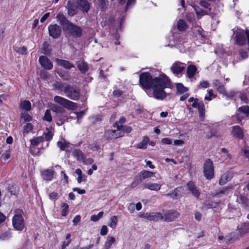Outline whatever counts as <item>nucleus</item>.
<instances>
[{
	"instance_id": "1",
	"label": "nucleus",
	"mask_w": 249,
	"mask_h": 249,
	"mask_svg": "<svg viewBox=\"0 0 249 249\" xmlns=\"http://www.w3.org/2000/svg\"><path fill=\"white\" fill-rule=\"evenodd\" d=\"M139 82L143 89H152L154 97L160 100L166 97L167 93L164 89L171 86L170 80L164 74H160L158 77L152 78L150 73L143 72L140 76Z\"/></svg>"
},
{
	"instance_id": "2",
	"label": "nucleus",
	"mask_w": 249,
	"mask_h": 249,
	"mask_svg": "<svg viewBox=\"0 0 249 249\" xmlns=\"http://www.w3.org/2000/svg\"><path fill=\"white\" fill-rule=\"evenodd\" d=\"M14 214L12 219L13 227L16 231H22L25 226L23 217V212L21 209H18L14 211Z\"/></svg>"
},
{
	"instance_id": "3",
	"label": "nucleus",
	"mask_w": 249,
	"mask_h": 249,
	"mask_svg": "<svg viewBox=\"0 0 249 249\" xmlns=\"http://www.w3.org/2000/svg\"><path fill=\"white\" fill-rule=\"evenodd\" d=\"M54 101L69 110H75L77 108L76 103L69 101L61 96H55L54 97Z\"/></svg>"
},
{
	"instance_id": "4",
	"label": "nucleus",
	"mask_w": 249,
	"mask_h": 249,
	"mask_svg": "<svg viewBox=\"0 0 249 249\" xmlns=\"http://www.w3.org/2000/svg\"><path fill=\"white\" fill-rule=\"evenodd\" d=\"M63 91L66 96L71 99L76 100L80 97L79 89L75 86H67L64 88Z\"/></svg>"
},
{
	"instance_id": "5",
	"label": "nucleus",
	"mask_w": 249,
	"mask_h": 249,
	"mask_svg": "<svg viewBox=\"0 0 249 249\" xmlns=\"http://www.w3.org/2000/svg\"><path fill=\"white\" fill-rule=\"evenodd\" d=\"M204 174L207 179H211L213 178L214 175V170L213 162L207 160L204 164Z\"/></svg>"
},
{
	"instance_id": "6",
	"label": "nucleus",
	"mask_w": 249,
	"mask_h": 249,
	"mask_svg": "<svg viewBox=\"0 0 249 249\" xmlns=\"http://www.w3.org/2000/svg\"><path fill=\"white\" fill-rule=\"evenodd\" d=\"M117 125V130H109L106 131L105 133V137L106 139L108 140H113L118 138L124 136V132L121 129H118V125Z\"/></svg>"
},
{
	"instance_id": "7",
	"label": "nucleus",
	"mask_w": 249,
	"mask_h": 249,
	"mask_svg": "<svg viewBox=\"0 0 249 249\" xmlns=\"http://www.w3.org/2000/svg\"><path fill=\"white\" fill-rule=\"evenodd\" d=\"M249 115V107L243 106L238 108L236 112V117L238 122L247 117Z\"/></svg>"
},
{
	"instance_id": "8",
	"label": "nucleus",
	"mask_w": 249,
	"mask_h": 249,
	"mask_svg": "<svg viewBox=\"0 0 249 249\" xmlns=\"http://www.w3.org/2000/svg\"><path fill=\"white\" fill-rule=\"evenodd\" d=\"M140 216L150 221H157L163 218L162 215L160 213L157 212L143 213L140 214Z\"/></svg>"
},
{
	"instance_id": "9",
	"label": "nucleus",
	"mask_w": 249,
	"mask_h": 249,
	"mask_svg": "<svg viewBox=\"0 0 249 249\" xmlns=\"http://www.w3.org/2000/svg\"><path fill=\"white\" fill-rule=\"evenodd\" d=\"M49 35L54 38H58L61 34V29L60 26L55 24L48 26Z\"/></svg>"
},
{
	"instance_id": "10",
	"label": "nucleus",
	"mask_w": 249,
	"mask_h": 249,
	"mask_svg": "<svg viewBox=\"0 0 249 249\" xmlns=\"http://www.w3.org/2000/svg\"><path fill=\"white\" fill-rule=\"evenodd\" d=\"M65 31L68 32L71 36L74 37H79L82 35V30L78 26L70 23Z\"/></svg>"
},
{
	"instance_id": "11",
	"label": "nucleus",
	"mask_w": 249,
	"mask_h": 249,
	"mask_svg": "<svg viewBox=\"0 0 249 249\" xmlns=\"http://www.w3.org/2000/svg\"><path fill=\"white\" fill-rule=\"evenodd\" d=\"M185 64L180 62L174 63L171 67V70L173 73L177 75L185 69Z\"/></svg>"
},
{
	"instance_id": "12",
	"label": "nucleus",
	"mask_w": 249,
	"mask_h": 249,
	"mask_svg": "<svg viewBox=\"0 0 249 249\" xmlns=\"http://www.w3.org/2000/svg\"><path fill=\"white\" fill-rule=\"evenodd\" d=\"M39 62L40 65L46 69L51 70L53 68V63L45 56H41L39 58Z\"/></svg>"
},
{
	"instance_id": "13",
	"label": "nucleus",
	"mask_w": 249,
	"mask_h": 249,
	"mask_svg": "<svg viewBox=\"0 0 249 249\" xmlns=\"http://www.w3.org/2000/svg\"><path fill=\"white\" fill-rule=\"evenodd\" d=\"M76 4L79 9L88 12L90 8L89 3L87 0H76Z\"/></svg>"
},
{
	"instance_id": "14",
	"label": "nucleus",
	"mask_w": 249,
	"mask_h": 249,
	"mask_svg": "<svg viewBox=\"0 0 249 249\" xmlns=\"http://www.w3.org/2000/svg\"><path fill=\"white\" fill-rule=\"evenodd\" d=\"M236 42L238 44L243 45L246 42L245 34L243 30H238L235 33Z\"/></svg>"
},
{
	"instance_id": "15",
	"label": "nucleus",
	"mask_w": 249,
	"mask_h": 249,
	"mask_svg": "<svg viewBox=\"0 0 249 249\" xmlns=\"http://www.w3.org/2000/svg\"><path fill=\"white\" fill-rule=\"evenodd\" d=\"M56 18L57 21L60 23V24L63 27V29L64 30H66V28L69 26V25L71 23L65 18L64 15L61 13H59L57 16Z\"/></svg>"
},
{
	"instance_id": "16",
	"label": "nucleus",
	"mask_w": 249,
	"mask_h": 249,
	"mask_svg": "<svg viewBox=\"0 0 249 249\" xmlns=\"http://www.w3.org/2000/svg\"><path fill=\"white\" fill-rule=\"evenodd\" d=\"M54 171L52 169H46L41 172V176L44 180L51 181L53 178Z\"/></svg>"
},
{
	"instance_id": "17",
	"label": "nucleus",
	"mask_w": 249,
	"mask_h": 249,
	"mask_svg": "<svg viewBox=\"0 0 249 249\" xmlns=\"http://www.w3.org/2000/svg\"><path fill=\"white\" fill-rule=\"evenodd\" d=\"M188 189L192 193V195L198 198L200 195V192L197 189L196 187L192 181L189 182L187 184Z\"/></svg>"
},
{
	"instance_id": "18",
	"label": "nucleus",
	"mask_w": 249,
	"mask_h": 249,
	"mask_svg": "<svg viewBox=\"0 0 249 249\" xmlns=\"http://www.w3.org/2000/svg\"><path fill=\"white\" fill-rule=\"evenodd\" d=\"M231 134L236 138L241 139L243 138V130L238 125L232 127Z\"/></svg>"
},
{
	"instance_id": "19",
	"label": "nucleus",
	"mask_w": 249,
	"mask_h": 249,
	"mask_svg": "<svg viewBox=\"0 0 249 249\" xmlns=\"http://www.w3.org/2000/svg\"><path fill=\"white\" fill-rule=\"evenodd\" d=\"M74 2L75 0H69L68 2V14L71 16H72L76 13L77 9L78 8V5H73Z\"/></svg>"
},
{
	"instance_id": "20",
	"label": "nucleus",
	"mask_w": 249,
	"mask_h": 249,
	"mask_svg": "<svg viewBox=\"0 0 249 249\" xmlns=\"http://www.w3.org/2000/svg\"><path fill=\"white\" fill-rule=\"evenodd\" d=\"M55 62L57 65L63 67L66 69H70L74 67L73 64L67 60L57 58L55 60Z\"/></svg>"
},
{
	"instance_id": "21",
	"label": "nucleus",
	"mask_w": 249,
	"mask_h": 249,
	"mask_svg": "<svg viewBox=\"0 0 249 249\" xmlns=\"http://www.w3.org/2000/svg\"><path fill=\"white\" fill-rule=\"evenodd\" d=\"M142 185L143 188L147 189L152 191H157L160 190L161 188V185L160 184L152 183L150 182L143 183Z\"/></svg>"
},
{
	"instance_id": "22",
	"label": "nucleus",
	"mask_w": 249,
	"mask_h": 249,
	"mask_svg": "<svg viewBox=\"0 0 249 249\" xmlns=\"http://www.w3.org/2000/svg\"><path fill=\"white\" fill-rule=\"evenodd\" d=\"M179 216V213L177 211L169 212L166 213L163 216V219L166 221H172Z\"/></svg>"
},
{
	"instance_id": "23",
	"label": "nucleus",
	"mask_w": 249,
	"mask_h": 249,
	"mask_svg": "<svg viewBox=\"0 0 249 249\" xmlns=\"http://www.w3.org/2000/svg\"><path fill=\"white\" fill-rule=\"evenodd\" d=\"M116 239L115 237L111 236H108L107 240L105 243L104 248L105 249H109L111 248V246L115 242Z\"/></svg>"
},
{
	"instance_id": "24",
	"label": "nucleus",
	"mask_w": 249,
	"mask_h": 249,
	"mask_svg": "<svg viewBox=\"0 0 249 249\" xmlns=\"http://www.w3.org/2000/svg\"><path fill=\"white\" fill-rule=\"evenodd\" d=\"M196 67L193 65H190L187 68V74L189 78H192L196 71Z\"/></svg>"
},
{
	"instance_id": "25",
	"label": "nucleus",
	"mask_w": 249,
	"mask_h": 249,
	"mask_svg": "<svg viewBox=\"0 0 249 249\" xmlns=\"http://www.w3.org/2000/svg\"><path fill=\"white\" fill-rule=\"evenodd\" d=\"M140 176L142 177L143 180L148 178H150L155 176L156 173L147 171L142 170L140 173Z\"/></svg>"
},
{
	"instance_id": "26",
	"label": "nucleus",
	"mask_w": 249,
	"mask_h": 249,
	"mask_svg": "<svg viewBox=\"0 0 249 249\" xmlns=\"http://www.w3.org/2000/svg\"><path fill=\"white\" fill-rule=\"evenodd\" d=\"M213 87L221 93L225 92V89L224 86L218 80H214L213 82Z\"/></svg>"
},
{
	"instance_id": "27",
	"label": "nucleus",
	"mask_w": 249,
	"mask_h": 249,
	"mask_svg": "<svg viewBox=\"0 0 249 249\" xmlns=\"http://www.w3.org/2000/svg\"><path fill=\"white\" fill-rule=\"evenodd\" d=\"M194 9L196 12V15L198 18H200L202 16L209 14L208 10H203L200 9L198 6H193Z\"/></svg>"
},
{
	"instance_id": "28",
	"label": "nucleus",
	"mask_w": 249,
	"mask_h": 249,
	"mask_svg": "<svg viewBox=\"0 0 249 249\" xmlns=\"http://www.w3.org/2000/svg\"><path fill=\"white\" fill-rule=\"evenodd\" d=\"M231 178V175L230 173H226L223 175L219 181V184L222 185L229 181Z\"/></svg>"
},
{
	"instance_id": "29",
	"label": "nucleus",
	"mask_w": 249,
	"mask_h": 249,
	"mask_svg": "<svg viewBox=\"0 0 249 249\" xmlns=\"http://www.w3.org/2000/svg\"><path fill=\"white\" fill-rule=\"evenodd\" d=\"M72 155L77 160L82 161L85 157L84 154L79 149H75L72 151Z\"/></svg>"
},
{
	"instance_id": "30",
	"label": "nucleus",
	"mask_w": 249,
	"mask_h": 249,
	"mask_svg": "<svg viewBox=\"0 0 249 249\" xmlns=\"http://www.w3.org/2000/svg\"><path fill=\"white\" fill-rule=\"evenodd\" d=\"M149 140L150 139L148 137H144L142 141L137 145V147L139 149H146Z\"/></svg>"
},
{
	"instance_id": "31",
	"label": "nucleus",
	"mask_w": 249,
	"mask_h": 249,
	"mask_svg": "<svg viewBox=\"0 0 249 249\" xmlns=\"http://www.w3.org/2000/svg\"><path fill=\"white\" fill-rule=\"evenodd\" d=\"M77 67L83 73L86 72L88 71L89 68L87 63L83 61H79L78 62Z\"/></svg>"
},
{
	"instance_id": "32",
	"label": "nucleus",
	"mask_w": 249,
	"mask_h": 249,
	"mask_svg": "<svg viewBox=\"0 0 249 249\" xmlns=\"http://www.w3.org/2000/svg\"><path fill=\"white\" fill-rule=\"evenodd\" d=\"M143 180L142 177L140 176V173L137 175L134 179L133 181L130 185L132 188H135L138 184H139Z\"/></svg>"
},
{
	"instance_id": "33",
	"label": "nucleus",
	"mask_w": 249,
	"mask_h": 249,
	"mask_svg": "<svg viewBox=\"0 0 249 249\" xmlns=\"http://www.w3.org/2000/svg\"><path fill=\"white\" fill-rule=\"evenodd\" d=\"M20 107L26 111H29L31 108V104L27 100H24L20 102Z\"/></svg>"
},
{
	"instance_id": "34",
	"label": "nucleus",
	"mask_w": 249,
	"mask_h": 249,
	"mask_svg": "<svg viewBox=\"0 0 249 249\" xmlns=\"http://www.w3.org/2000/svg\"><path fill=\"white\" fill-rule=\"evenodd\" d=\"M200 115V118L203 119L205 114V107L202 102H199L198 106L197 107Z\"/></svg>"
},
{
	"instance_id": "35",
	"label": "nucleus",
	"mask_w": 249,
	"mask_h": 249,
	"mask_svg": "<svg viewBox=\"0 0 249 249\" xmlns=\"http://www.w3.org/2000/svg\"><path fill=\"white\" fill-rule=\"evenodd\" d=\"M70 143L67 142L64 140H63L61 141H59L57 143V145L58 147L61 150H65L66 148H68L70 146Z\"/></svg>"
},
{
	"instance_id": "36",
	"label": "nucleus",
	"mask_w": 249,
	"mask_h": 249,
	"mask_svg": "<svg viewBox=\"0 0 249 249\" xmlns=\"http://www.w3.org/2000/svg\"><path fill=\"white\" fill-rule=\"evenodd\" d=\"M181 187L175 189L173 192L166 194V196H170L173 198H177L179 196Z\"/></svg>"
},
{
	"instance_id": "37",
	"label": "nucleus",
	"mask_w": 249,
	"mask_h": 249,
	"mask_svg": "<svg viewBox=\"0 0 249 249\" xmlns=\"http://www.w3.org/2000/svg\"><path fill=\"white\" fill-rule=\"evenodd\" d=\"M43 140L44 138L40 136L30 140V142L33 146H37L40 143L42 142L43 141Z\"/></svg>"
},
{
	"instance_id": "38",
	"label": "nucleus",
	"mask_w": 249,
	"mask_h": 249,
	"mask_svg": "<svg viewBox=\"0 0 249 249\" xmlns=\"http://www.w3.org/2000/svg\"><path fill=\"white\" fill-rule=\"evenodd\" d=\"M177 27L179 31H184L187 28V25L184 20L180 19L178 21Z\"/></svg>"
},
{
	"instance_id": "39",
	"label": "nucleus",
	"mask_w": 249,
	"mask_h": 249,
	"mask_svg": "<svg viewBox=\"0 0 249 249\" xmlns=\"http://www.w3.org/2000/svg\"><path fill=\"white\" fill-rule=\"evenodd\" d=\"M117 217L116 216H113L110 219V222L108 226L112 229H115L117 225Z\"/></svg>"
},
{
	"instance_id": "40",
	"label": "nucleus",
	"mask_w": 249,
	"mask_h": 249,
	"mask_svg": "<svg viewBox=\"0 0 249 249\" xmlns=\"http://www.w3.org/2000/svg\"><path fill=\"white\" fill-rule=\"evenodd\" d=\"M177 89L178 92L179 94L183 93L186 92L188 90L187 88L185 87L182 84H177Z\"/></svg>"
},
{
	"instance_id": "41",
	"label": "nucleus",
	"mask_w": 249,
	"mask_h": 249,
	"mask_svg": "<svg viewBox=\"0 0 249 249\" xmlns=\"http://www.w3.org/2000/svg\"><path fill=\"white\" fill-rule=\"evenodd\" d=\"M207 92L208 93V96H205L204 97L205 100L210 101L213 99H214L216 97V95L213 94V89H208L207 90Z\"/></svg>"
},
{
	"instance_id": "42",
	"label": "nucleus",
	"mask_w": 249,
	"mask_h": 249,
	"mask_svg": "<svg viewBox=\"0 0 249 249\" xmlns=\"http://www.w3.org/2000/svg\"><path fill=\"white\" fill-rule=\"evenodd\" d=\"M210 83L208 81L202 80L199 82L197 86L198 89H206L210 87Z\"/></svg>"
},
{
	"instance_id": "43",
	"label": "nucleus",
	"mask_w": 249,
	"mask_h": 249,
	"mask_svg": "<svg viewBox=\"0 0 249 249\" xmlns=\"http://www.w3.org/2000/svg\"><path fill=\"white\" fill-rule=\"evenodd\" d=\"M61 215L63 216H66L69 213V205L67 203H63L62 205Z\"/></svg>"
},
{
	"instance_id": "44",
	"label": "nucleus",
	"mask_w": 249,
	"mask_h": 249,
	"mask_svg": "<svg viewBox=\"0 0 249 249\" xmlns=\"http://www.w3.org/2000/svg\"><path fill=\"white\" fill-rule=\"evenodd\" d=\"M200 5L205 8V10H208V13H209L211 10V8L210 7V5L208 3V2L205 0H201L199 2Z\"/></svg>"
},
{
	"instance_id": "45",
	"label": "nucleus",
	"mask_w": 249,
	"mask_h": 249,
	"mask_svg": "<svg viewBox=\"0 0 249 249\" xmlns=\"http://www.w3.org/2000/svg\"><path fill=\"white\" fill-rule=\"evenodd\" d=\"M103 212H99L97 215H92L90 217V220L96 222L99 220L103 215Z\"/></svg>"
},
{
	"instance_id": "46",
	"label": "nucleus",
	"mask_w": 249,
	"mask_h": 249,
	"mask_svg": "<svg viewBox=\"0 0 249 249\" xmlns=\"http://www.w3.org/2000/svg\"><path fill=\"white\" fill-rule=\"evenodd\" d=\"M239 94V96L241 99V100L244 103H248L249 102V99L247 97V95L244 93H242L241 92H238Z\"/></svg>"
},
{
	"instance_id": "47",
	"label": "nucleus",
	"mask_w": 249,
	"mask_h": 249,
	"mask_svg": "<svg viewBox=\"0 0 249 249\" xmlns=\"http://www.w3.org/2000/svg\"><path fill=\"white\" fill-rule=\"evenodd\" d=\"M237 93L238 92H236L235 91H234L233 90H231L229 92H227L225 90V92L222 93V94H223L227 97L232 98V97H234L236 94H238V93Z\"/></svg>"
},
{
	"instance_id": "48",
	"label": "nucleus",
	"mask_w": 249,
	"mask_h": 249,
	"mask_svg": "<svg viewBox=\"0 0 249 249\" xmlns=\"http://www.w3.org/2000/svg\"><path fill=\"white\" fill-rule=\"evenodd\" d=\"M249 231V223H245L242 225L241 232L245 233Z\"/></svg>"
},
{
	"instance_id": "49",
	"label": "nucleus",
	"mask_w": 249,
	"mask_h": 249,
	"mask_svg": "<svg viewBox=\"0 0 249 249\" xmlns=\"http://www.w3.org/2000/svg\"><path fill=\"white\" fill-rule=\"evenodd\" d=\"M44 119L48 122H51L52 120L51 111L49 109L46 110L44 115Z\"/></svg>"
},
{
	"instance_id": "50",
	"label": "nucleus",
	"mask_w": 249,
	"mask_h": 249,
	"mask_svg": "<svg viewBox=\"0 0 249 249\" xmlns=\"http://www.w3.org/2000/svg\"><path fill=\"white\" fill-rule=\"evenodd\" d=\"M49 198L52 200H55L57 199L59 197V195L57 192H52L50 193Z\"/></svg>"
},
{
	"instance_id": "51",
	"label": "nucleus",
	"mask_w": 249,
	"mask_h": 249,
	"mask_svg": "<svg viewBox=\"0 0 249 249\" xmlns=\"http://www.w3.org/2000/svg\"><path fill=\"white\" fill-rule=\"evenodd\" d=\"M10 157V152L9 150H7L4 152L1 156V159L2 160H6L9 159Z\"/></svg>"
},
{
	"instance_id": "52",
	"label": "nucleus",
	"mask_w": 249,
	"mask_h": 249,
	"mask_svg": "<svg viewBox=\"0 0 249 249\" xmlns=\"http://www.w3.org/2000/svg\"><path fill=\"white\" fill-rule=\"evenodd\" d=\"M82 161H83V163L85 165L91 164L94 162L93 159L91 158H86L85 156Z\"/></svg>"
},
{
	"instance_id": "53",
	"label": "nucleus",
	"mask_w": 249,
	"mask_h": 249,
	"mask_svg": "<svg viewBox=\"0 0 249 249\" xmlns=\"http://www.w3.org/2000/svg\"><path fill=\"white\" fill-rule=\"evenodd\" d=\"M33 128V125L30 123H27L24 126V131L27 133L31 132Z\"/></svg>"
},
{
	"instance_id": "54",
	"label": "nucleus",
	"mask_w": 249,
	"mask_h": 249,
	"mask_svg": "<svg viewBox=\"0 0 249 249\" xmlns=\"http://www.w3.org/2000/svg\"><path fill=\"white\" fill-rule=\"evenodd\" d=\"M118 129H121L123 131L124 133V132L126 133H130L132 130L131 128L127 126H119L118 125Z\"/></svg>"
},
{
	"instance_id": "55",
	"label": "nucleus",
	"mask_w": 249,
	"mask_h": 249,
	"mask_svg": "<svg viewBox=\"0 0 249 249\" xmlns=\"http://www.w3.org/2000/svg\"><path fill=\"white\" fill-rule=\"evenodd\" d=\"M89 148L92 151H97L100 149V146L97 143H93L89 145Z\"/></svg>"
},
{
	"instance_id": "56",
	"label": "nucleus",
	"mask_w": 249,
	"mask_h": 249,
	"mask_svg": "<svg viewBox=\"0 0 249 249\" xmlns=\"http://www.w3.org/2000/svg\"><path fill=\"white\" fill-rule=\"evenodd\" d=\"M52 110L55 112L62 113L64 110L59 107L54 106L52 107Z\"/></svg>"
},
{
	"instance_id": "57",
	"label": "nucleus",
	"mask_w": 249,
	"mask_h": 249,
	"mask_svg": "<svg viewBox=\"0 0 249 249\" xmlns=\"http://www.w3.org/2000/svg\"><path fill=\"white\" fill-rule=\"evenodd\" d=\"M221 151L223 153V155L226 160H229L231 159L230 155L228 153L227 150L225 148H222Z\"/></svg>"
},
{
	"instance_id": "58",
	"label": "nucleus",
	"mask_w": 249,
	"mask_h": 249,
	"mask_svg": "<svg viewBox=\"0 0 249 249\" xmlns=\"http://www.w3.org/2000/svg\"><path fill=\"white\" fill-rule=\"evenodd\" d=\"M108 230L107 227L105 225H104L102 227V228L100 231V234L102 235H106L107 233Z\"/></svg>"
},
{
	"instance_id": "59",
	"label": "nucleus",
	"mask_w": 249,
	"mask_h": 249,
	"mask_svg": "<svg viewBox=\"0 0 249 249\" xmlns=\"http://www.w3.org/2000/svg\"><path fill=\"white\" fill-rule=\"evenodd\" d=\"M27 50V49L26 47L23 46L20 48H18L17 50V52L19 53L23 54L26 53Z\"/></svg>"
},
{
	"instance_id": "60",
	"label": "nucleus",
	"mask_w": 249,
	"mask_h": 249,
	"mask_svg": "<svg viewBox=\"0 0 249 249\" xmlns=\"http://www.w3.org/2000/svg\"><path fill=\"white\" fill-rule=\"evenodd\" d=\"M161 142L164 144L169 145L172 143V140L168 138H163Z\"/></svg>"
},
{
	"instance_id": "61",
	"label": "nucleus",
	"mask_w": 249,
	"mask_h": 249,
	"mask_svg": "<svg viewBox=\"0 0 249 249\" xmlns=\"http://www.w3.org/2000/svg\"><path fill=\"white\" fill-rule=\"evenodd\" d=\"M245 156L248 159L249 161V147H244L242 149Z\"/></svg>"
},
{
	"instance_id": "62",
	"label": "nucleus",
	"mask_w": 249,
	"mask_h": 249,
	"mask_svg": "<svg viewBox=\"0 0 249 249\" xmlns=\"http://www.w3.org/2000/svg\"><path fill=\"white\" fill-rule=\"evenodd\" d=\"M80 220L81 217L80 215H78L75 216L72 220L73 225L76 226L77 224L80 221Z\"/></svg>"
},
{
	"instance_id": "63",
	"label": "nucleus",
	"mask_w": 249,
	"mask_h": 249,
	"mask_svg": "<svg viewBox=\"0 0 249 249\" xmlns=\"http://www.w3.org/2000/svg\"><path fill=\"white\" fill-rule=\"evenodd\" d=\"M184 143V141L180 140H176L174 141V144L177 146H182Z\"/></svg>"
},
{
	"instance_id": "64",
	"label": "nucleus",
	"mask_w": 249,
	"mask_h": 249,
	"mask_svg": "<svg viewBox=\"0 0 249 249\" xmlns=\"http://www.w3.org/2000/svg\"><path fill=\"white\" fill-rule=\"evenodd\" d=\"M45 138L47 141H50L53 137V134L51 132H48L46 133H44Z\"/></svg>"
}]
</instances>
